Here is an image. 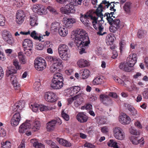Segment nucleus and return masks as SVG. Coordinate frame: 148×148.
Segmentation results:
<instances>
[{
  "instance_id": "nucleus-64",
  "label": "nucleus",
  "mask_w": 148,
  "mask_h": 148,
  "mask_svg": "<svg viewBox=\"0 0 148 148\" xmlns=\"http://www.w3.org/2000/svg\"><path fill=\"white\" fill-rule=\"evenodd\" d=\"M110 96L112 98L116 99L118 97V95L116 93L114 92H110L109 94Z\"/></svg>"
},
{
  "instance_id": "nucleus-59",
  "label": "nucleus",
  "mask_w": 148,
  "mask_h": 148,
  "mask_svg": "<svg viewBox=\"0 0 148 148\" xmlns=\"http://www.w3.org/2000/svg\"><path fill=\"white\" fill-rule=\"evenodd\" d=\"M142 95L143 97L146 99H148V89H145Z\"/></svg>"
},
{
  "instance_id": "nucleus-37",
  "label": "nucleus",
  "mask_w": 148,
  "mask_h": 148,
  "mask_svg": "<svg viewBox=\"0 0 148 148\" xmlns=\"http://www.w3.org/2000/svg\"><path fill=\"white\" fill-rule=\"evenodd\" d=\"M18 56L19 61L21 64H24L26 62V60L25 57L23 54L21 52H20L18 53Z\"/></svg>"
},
{
  "instance_id": "nucleus-48",
  "label": "nucleus",
  "mask_w": 148,
  "mask_h": 148,
  "mask_svg": "<svg viewBox=\"0 0 148 148\" xmlns=\"http://www.w3.org/2000/svg\"><path fill=\"white\" fill-rule=\"evenodd\" d=\"M147 34V32L145 30H138L137 36L139 38H141L143 36L146 35Z\"/></svg>"
},
{
  "instance_id": "nucleus-58",
  "label": "nucleus",
  "mask_w": 148,
  "mask_h": 148,
  "mask_svg": "<svg viewBox=\"0 0 148 148\" xmlns=\"http://www.w3.org/2000/svg\"><path fill=\"white\" fill-rule=\"evenodd\" d=\"M6 134V131L4 129L0 127V137H5Z\"/></svg>"
},
{
  "instance_id": "nucleus-30",
  "label": "nucleus",
  "mask_w": 148,
  "mask_h": 148,
  "mask_svg": "<svg viewBox=\"0 0 148 148\" xmlns=\"http://www.w3.org/2000/svg\"><path fill=\"white\" fill-rule=\"evenodd\" d=\"M30 24L32 26H36L38 25V18L35 15H32L30 17Z\"/></svg>"
},
{
  "instance_id": "nucleus-23",
  "label": "nucleus",
  "mask_w": 148,
  "mask_h": 148,
  "mask_svg": "<svg viewBox=\"0 0 148 148\" xmlns=\"http://www.w3.org/2000/svg\"><path fill=\"white\" fill-rule=\"evenodd\" d=\"M57 122L56 120H53L49 121L47 124L46 128L48 131H53L55 128V126Z\"/></svg>"
},
{
  "instance_id": "nucleus-33",
  "label": "nucleus",
  "mask_w": 148,
  "mask_h": 148,
  "mask_svg": "<svg viewBox=\"0 0 148 148\" xmlns=\"http://www.w3.org/2000/svg\"><path fill=\"white\" fill-rule=\"evenodd\" d=\"M12 84L15 89H18L20 87V84L18 82L17 78L15 77L11 80Z\"/></svg>"
},
{
  "instance_id": "nucleus-1",
  "label": "nucleus",
  "mask_w": 148,
  "mask_h": 148,
  "mask_svg": "<svg viewBox=\"0 0 148 148\" xmlns=\"http://www.w3.org/2000/svg\"><path fill=\"white\" fill-rule=\"evenodd\" d=\"M73 36L75 37L74 38V42L78 47L81 48L80 54L86 53L85 49L90 43L87 33L82 29H78L75 31Z\"/></svg>"
},
{
  "instance_id": "nucleus-3",
  "label": "nucleus",
  "mask_w": 148,
  "mask_h": 148,
  "mask_svg": "<svg viewBox=\"0 0 148 148\" xmlns=\"http://www.w3.org/2000/svg\"><path fill=\"white\" fill-rule=\"evenodd\" d=\"M25 102L23 100H20L15 103L12 106V110L18 112L15 114L11 121V125L13 126H17L21 121V117L19 112L25 107Z\"/></svg>"
},
{
  "instance_id": "nucleus-50",
  "label": "nucleus",
  "mask_w": 148,
  "mask_h": 148,
  "mask_svg": "<svg viewBox=\"0 0 148 148\" xmlns=\"http://www.w3.org/2000/svg\"><path fill=\"white\" fill-rule=\"evenodd\" d=\"M39 109L41 111H46L47 110H50L52 109L51 108L48 107L44 105H41L39 106Z\"/></svg>"
},
{
  "instance_id": "nucleus-45",
  "label": "nucleus",
  "mask_w": 148,
  "mask_h": 148,
  "mask_svg": "<svg viewBox=\"0 0 148 148\" xmlns=\"http://www.w3.org/2000/svg\"><path fill=\"white\" fill-rule=\"evenodd\" d=\"M1 145L2 148H10L11 147L10 143L8 141L2 142Z\"/></svg>"
},
{
  "instance_id": "nucleus-5",
  "label": "nucleus",
  "mask_w": 148,
  "mask_h": 148,
  "mask_svg": "<svg viewBox=\"0 0 148 148\" xmlns=\"http://www.w3.org/2000/svg\"><path fill=\"white\" fill-rule=\"evenodd\" d=\"M58 51L60 57L65 61L68 60L71 57L70 50L68 46L65 44H60L58 47Z\"/></svg>"
},
{
  "instance_id": "nucleus-14",
  "label": "nucleus",
  "mask_w": 148,
  "mask_h": 148,
  "mask_svg": "<svg viewBox=\"0 0 148 148\" xmlns=\"http://www.w3.org/2000/svg\"><path fill=\"white\" fill-rule=\"evenodd\" d=\"M100 99L103 103L107 106H111L113 103L112 100L109 96L105 94H101L99 96Z\"/></svg>"
},
{
  "instance_id": "nucleus-41",
  "label": "nucleus",
  "mask_w": 148,
  "mask_h": 148,
  "mask_svg": "<svg viewBox=\"0 0 148 148\" xmlns=\"http://www.w3.org/2000/svg\"><path fill=\"white\" fill-rule=\"evenodd\" d=\"M107 144L109 147H112L114 148H119L117 143L114 140H110L108 141Z\"/></svg>"
},
{
  "instance_id": "nucleus-12",
  "label": "nucleus",
  "mask_w": 148,
  "mask_h": 148,
  "mask_svg": "<svg viewBox=\"0 0 148 148\" xmlns=\"http://www.w3.org/2000/svg\"><path fill=\"white\" fill-rule=\"evenodd\" d=\"M48 60L51 62L52 64L59 67L62 66V60L58 57L55 56H49L46 57Z\"/></svg>"
},
{
  "instance_id": "nucleus-42",
  "label": "nucleus",
  "mask_w": 148,
  "mask_h": 148,
  "mask_svg": "<svg viewBox=\"0 0 148 148\" xmlns=\"http://www.w3.org/2000/svg\"><path fill=\"white\" fill-rule=\"evenodd\" d=\"M123 9L127 13H129L131 9V3L129 2L125 3L123 6Z\"/></svg>"
},
{
  "instance_id": "nucleus-21",
  "label": "nucleus",
  "mask_w": 148,
  "mask_h": 148,
  "mask_svg": "<svg viewBox=\"0 0 148 148\" xmlns=\"http://www.w3.org/2000/svg\"><path fill=\"white\" fill-rule=\"evenodd\" d=\"M75 22V19L72 18H64L63 20V23L65 27L69 29L71 27L73 24Z\"/></svg>"
},
{
  "instance_id": "nucleus-17",
  "label": "nucleus",
  "mask_w": 148,
  "mask_h": 148,
  "mask_svg": "<svg viewBox=\"0 0 148 148\" xmlns=\"http://www.w3.org/2000/svg\"><path fill=\"white\" fill-rule=\"evenodd\" d=\"M25 16V15L23 11L18 10L16 15V23L18 24H21L24 20Z\"/></svg>"
},
{
  "instance_id": "nucleus-36",
  "label": "nucleus",
  "mask_w": 148,
  "mask_h": 148,
  "mask_svg": "<svg viewBox=\"0 0 148 148\" xmlns=\"http://www.w3.org/2000/svg\"><path fill=\"white\" fill-rule=\"evenodd\" d=\"M92 83L95 85L101 84L103 83V78L101 77L100 76L97 77L93 80Z\"/></svg>"
},
{
  "instance_id": "nucleus-18",
  "label": "nucleus",
  "mask_w": 148,
  "mask_h": 148,
  "mask_svg": "<svg viewBox=\"0 0 148 148\" xmlns=\"http://www.w3.org/2000/svg\"><path fill=\"white\" fill-rule=\"evenodd\" d=\"M32 9L33 12L40 15L44 13L46 11L45 9L44 8L42 5L40 4L34 5Z\"/></svg>"
},
{
  "instance_id": "nucleus-34",
  "label": "nucleus",
  "mask_w": 148,
  "mask_h": 148,
  "mask_svg": "<svg viewBox=\"0 0 148 148\" xmlns=\"http://www.w3.org/2000/svg\"><path fill=\"white\" fill-rule=\"evenodd\" d=\"M16 70L11 69L7 70L6 72V75L10 78L11 80H12L13 78L15 77V76L14 74L16 73Z\"/></svg>"
},
{
  "instance_id": "nucleus-63",
  "label": "nucleus",
  "mask_w": 148,
  "mask_h": 148,
  "mask_svg": "<svg viewBox=\"0 0 148 148\" xmlns=\"http://www.w3.org/2000/svg\"><path fill=\"white\" fill-rule=\"evenodd\" d=\"M44 45L42 44H39L36 46V49L38 50H42L43 49Z\"/></svg>"
},
{
  "instance_id": "nucleus-49",
  "label": "nucleus",
  "mask_w": 148,
  "mask_h": 148,
  "mask_svg": "<svg viewBox=\"0 0 148 148\" xmlns=\"http://www.w3.org/2000/svg\"><path fill=\"white\" fill-rule=\"evenodd\" d=\"M33 87L36 90H39L41 89V84L39 82H35L34 84Z\"/></svg>"
},
{
  "instance_id": "nucleus-31",
  "label": "nucleus",
  "mask_w": 148,
  "mask_h": 148,
  "mask_svg": "<svg viewBox=\"0 0 148 148\" xmlns=\"http://www.w3.org/2000/svg\"><path fill=\"white\" fill-rule=\"evenodd\" d=\"M119 68L123 71L129 72L132 71L130 67L128 66L127 63H121L119 66Z\"/></svg>"
},
{
  "instance_id": "nucleus-44",
  "label": "nucleus",
  "mask_w": 148,
  "mask_h": 148,
  "mask_svg": "<svg viewBox=\"0 0 148 148\" xmlns=\"http://www.w3.org/2000/svg\"><path fill=\"white\" fill-rule=\"evenodd\" d=\"M77 95L78 96V97L77 99H75L76 100L74 102V105L76 107L81 105L83 101L82 98L80 97L79 95Z\"/></svg>"
},
{
  "instance_id": "nucleus-35",
  "label": "nucleus",
  "mask_w": 148,
  "mask_h": 148,
  "mask_svg": "<svg viewBox=\"0 0 148 148\" xmlns=\"http://www.w3.org/2000/svg\"><path fill=\"white\" fill-rule=\"evenodd\" d=\"M31 37L36 40H39V41L44 42V40H42L43 39L42 35H40L39 37L37 36V34L35 31H33L30 34Z\"/></svg>"
},
{
  "instance_id": "nucleus-62",
  "label": "nucleus",
  "mask_w": 148,
  "mask_h": 148,
  "mask_svg": "<svg viewBox=\"0 0 148 148\" xmlns=\"http://www.w3.org/2000/svg\"><path fill=\"white\" fill-rule=\"evenodd\" d=\"M84 146L85 147H88L90 148H94L95 146L92 144L86 142L84 145Z\"/></svg>"
},
{
  "instance_id": "nucleus-51",
  "label": "nucleus",
  "mask_w": 148,
  "mask_h": 148,
  "mask_svg": "<svg viewBox=\"0 0 148 148\" xmlns=\"http://www.w3.org/2000/svg\"><path fill=\"white\" fill-rule=\"evenodd\" d=\"M62 117L66 121H68L69 119V117L68 114L64 112V110H63L61 113Z\"/></svg>"
},
{
  "instance_id": "nucleus-6",
  "label": "nucleus",
  "mask_w": 148,
  "mask_h": 148,
  "mask_svg": "<svg viewBox=\"0 0 148 148\" xmlns=\"http://www.w3.org/2000/svg\"><path fill=\"white\" fill-rule=\"evenodd\" d=\"M108 22L110 25L109 29L111 32L114 33L118 29L122 27L121 25L120 21L119 19H113V18L108 17Z\"/></svg>"
},
{
  "instance_id": "nucleus-22",
  "label": "nucleus",
  "mask_w": 148,
  "mask_h": 148,
  "mask_svg": "<svg viewBox=\"0 0 148 148\" xmlns=\"http://www.w3.org/2000/svg\"><path fill=\"white\" fill-rule=\"evenodd\" d=\"M76 118L79 122L81 123L86 122L88 119V117L83 112H82L77 114Z\"/></svg>"
},
{
  "instance_id": "nucleus-57",
  "label": "nucleus",
  "mask_w": 148,
  "mask_h": 148,
  "mask_svg": "<svg viewBox=\"0 0 148 148\" xmlns=\"http://www.w3.org/2000/svg\"><path fill=\"white\" fill-rule=\"evenodd\" d=\"M125 45V42L124 40H122L120 41L119 43V49L121 53L122 51H123V49Z\"/></svg>"
},
{
  "instance_id": "nucleus-47",
  "label": "nucleus",
  "mask_w": 148,
  "mask_h": 148,
  "mask_svg": "<svg viewBox=\"0 0 148 148\" xmlns=\"http://www.w3.org/2000/svg\"><path fill=\"white\" fill-rule=\"evenodd\" d=\"M30 108H32L33 112H36L39 109V105L35 103L32 104L30 106Z\"/></svg>"
},
{
  "instance_id": "nucleus-55",
  "label": "nucleus",
  "mask_w": 148,
  "mask_h": 148,
  "mask_svg": "<svg viewBox=\"0 0 148 148\" xmlns=\"http://www.w3.org/2000/svg\"><path fill=\"white\" fill-rule=\"evenodd\" d=\"M5 20L4 17L0 14V25L3 26L5 25Z\"/></svg>"
},
{
  "instance_id": "nucleus-20",
  "label": "nucleus",
  "mask_w": 148,
  "mask_h": 148,
  "mask_svg": "<svg viewBox=\"0 0 148 148\" xmlns=\"http://www.w3.org/2000/svg\"><path fill=\"white\" fill-rule=\"evenodd\" d=\"M130 140L134 145H136L140 144V147L143 145L145 142L143 138H141L140 139L138 137L134 136H132L130 137Z\"/></svg>"
},
{
  "instance_id": "nucleus-25",
  "label": "nucleus",
  "mask_w": 148,
  "mask_h": 148,
  "mask_svg": "<svg viewBox=\"0 0 148 148\" xmlns=\"http://www.w3.org/2000/svg\"><path fill=\"white\" fill-rule=\"evenodd\" d=\"M22 45L24 49L32 48V42L31 40L28 39L24 40L23 42Z\"/></svg>"
},
{
  "instance_id": "nucleus-61",
  "label": "nucleus",
  "mask_w": 148,
  "mask_h": 148,
  "mask_svg": "<svg viewBox=\"0 0 148 148\" xmlns=\"http://www.w3.org/2000/svg\"><path fill=\"white\" fill-rule=\"evenodd\" d=\"M78 95H76L75 96L71 98H69L68 99V103L69 104H71L75 99H77L78 97Z\"/></svg>"
},
{
  "instance_id": "nucleus-32",
  "label": "nucleus",
  "mask_w": 148,
  "mask_h": 148,
  "mask_svg": "<svg viewBox=\"0 0 148 148\" xmlns=\"http://www.w3.org/2000/svg\"><path fill=\"white\" fill-rule=\"evenodd\" d=\"M80 74L82 79H85L88 77L90 74V72L88 69H85L82 70Z\"/></svg>"
},
{
  "instance_id": "nucleus-39",
  "label": "nucleus",
  "mask_w": 148,
  "mask_h": 148,
  "mask_svg": "<svg viewBox=\"0 0 148 148\" xmlns=\"http://www.w3.org/2000/svg\"><path fill=\"white\" fill-rule=\"evenodd\" d=\"M127 108L128 110L131 112V114L132 115L135 116L137 114V111L132 105L130 104H128Z\"/></svg>"
},
{
  "instance_id": "nucleus-46",
  "label": "nucleus",
  "mask_w": 148,
  "mask_h": 148,
  "mask_svg": "<svg viewBox=\"0 0 148 148\" xmlns=\"http://www.w3.org/2000/svg\"><path fill=\"white\" fill-rule=\"evenodd\" d=\"M60 69V67L55 66L53 64L51 66L50 69V71L52 73H56Z\"/></svg>"
},
{
  "instance_id": "nucleus-24",
  "label": "nucleus",
  "mask_w": 148,
  "mask_h": 148,
  "mask_svg": "<svg viewBox=\"0 0 148 148\" xmlns=\"http://www.w3.org/2000/svg\"><path fill=\"white\" fill-rule=\"evenodd\" d=\"M114 35L112 34H108L106 38V41L108 45H112L115 39Z\"/></svg>"
},
{
  "instance_id": "nucleus-8",
  "label": "nucleus",
  "mask_w": 148,
  "mask_h": 148,
  "mask_svg": "<svg viewBox=\"0 0 148 148\" xmlns=\"http://www.w3.org/2000/svg\"><path fill=\"white\" fill-rule=\"evenodd\" d=\"M113 133L114 136L117 139L122 140L125 138V135L122 129L121 128L116 127L113 129Z\"/></svg>"
},
{
  "instance_id": "nucleus-15",
  "label": "nucleus",
  "mask_w": 148,
  "mask_h": 148,
  "mask_svg": "<svg viewBox=\"0 0 148 148\" xmlns=\"http://www.w3.org/2000/svg\"><path fill=\"white\" fill-rule=\"evenodd\" d=\"M45 98L46 101L49 102H54L57 100L56 94L51 92L45 93Z\"/></svg>"
},
{
  "instance_id": "nucleus-56",
  "label": "nucleus",
  "mask_w": 148,
  "mask_h": 148,
  "mask_svg": "<svg viewBox=\"0 0 148 148\" xmlns=\"http://www.w3.org/2000/svg\"><path fill=\"white\" fill-rule=\"evenodd\" d=\"M125 84L124 82L123 84V85H125V87L127 88V86H129L133 83V81L131 79H129L125 81Z\"/></svg>"
},
{
  "instance_id": "nucleus-19",
  "label": "nucleus",
  "mask_w": 148,
  "mask_h": 148,
  "mask_svg": "<svg viewBox=\"0 0 148 148\" xmlns=\"http://www.w3.org/2000/svg\"><path fill=\"white\" fill-rule=\"evenodd\" d=\"M119 120L120 122L123 124H128L131 121L130 118L125 113H122L119 116Z\"/></svg>"
},
{
  "instance_id": "nucleus-27",
  "label": "nucleus",
  "mask_w": 148,
  "mask_h": 148,
  "mask_svg": "<svg viewBox=\"0 0 148 148\" xmlns=\"http://www.w3.org/2000/svg\"><path fill=\"white\" fill-rule=\"evenodd\" d=\"M77 65L80 68L88 66V62L87 61L83 59H81L77 62Z\"/></svg>"
},
{
  "instance_id": "nucleus-11",
  "label": "nucleus",
  "mask_w": 148,
  "mask_h": 148,
  "mask_svg": "<svg viewBox=\"0 0 148 148\" xmlns=\"http://www.w3.org/2000/svg\"><path fill=\"white\" fill-rule=\"evenodd\" d=\"M73 5L66 4L64 7L60 9L61 12L63 14H68L70 13H74L75 11V8Z\"/></svg>"
},
{
  "instance_id": "nucleus-13",
  "label": "nucleus",
  "mask_w": 148,
  "mask_h": 148,
  "mask_svg": "<svg viewBox=\"0 0 148 148\" xmlns=\"http://www.w3.org/2000/svg\"><path fill=\"white\" fill-rule=\"evenodd\" d=\"M137 57L135 53L130 54L127 58V64L128 66L130 67V69H132L133 67L137 62Z\"/></svg>"
},
{
  "instance_id": "nucleus-38",
  "label": "nucleus",
  "mask_w": 148,
  "mask_h": 148,
  "mask_svg": "<svg viewBox=\"0 0 148 148\" xmlns=\"http://www.w3.org/2000/svg\"><path fill=\"white\" fill-rule=\"evenodd\" d=\"M60 27V23L57 22H54L51 25V29L52 31L56 32L58 30V29Z\"/></svg>"
},
{
  "instance_id": "nucleus-52",
  "label": "nucleus",
  "mask_w": 148,
  "mask_h": 148,
  "mask_svg": "<svg viewBox=\"0 0 148 148\" xmlns=\"http://www.w3.org/2000/svg\"><path fill=\"white\" fill-rule=\"evenodd\" d=\"M13 64L17 70L21 69V67L19 64V62L17 60L15 59L13 60Z\"/></svg>"
},
{
  "instance_id": "nucleus-4",
  "label": "nucleus",
  "mask_w": 148,
  "mask_h": 148,
  "mask_svg": "<svg viewBox=\"0 0 148 148\" xmlns=\"http://www.w3.org/2000/svg\"><path fill=\"white\" fill-rule=\"evenodd\" d=\"M30 121L27 120L25 122L23 123L19 127V131L20 133H23L26 131V130L31 128L32 130L35 132L39 130L40 124V122L38 121L35 120L33 122L32 125L31 126Z\"/></svg>"
},
{
  "instance_id": "nucleus-54",
  "label": "nucleus",
  "mask_w": 148,
  "mask_h": 148,
  "mask_svg": "<svg viewBox=\"0 0 148 148\" xmlns=\"http://www.w3.org/2000/svg\"><path fill=\"white\" fill-rule=\"evenodd\" d=\"M32 48L24 49L25 53L27 56H30L32 53Z\"/></svg>"
},
{
  "instance_id": "nucleus-28",
  "label": "nucleus",
  "mask_w": 148,
  "mask_h": 148,
  "mask_svg": "<svg viewBox=\"0 0 148 148\" xmlns=\"http://www.w3.org/2000/svg\"><path fill=\"white\" fill-rule=\"evenodd\" d=\"M58 31L59 34L62 37H65L68 34L67 29L64 27H61L58 29Z\"/></svg>"
},
{
  "instance_id": "nucleus-10",
  "label": "nucleus",
  "mask_w": 148,
  "mask_h": 148,
  "mask_svg": "<svg viewBox=\"0 0 148 148\" xmlns=\"http://www.w3.org/2000/svg\"><path fill=\"white\" fill-rule=\"evenodd\" d=\"M93 18L95 19V18L90 14L84 15L81 14L80 18L81 21L87 27H88L90 25V21Z\"/></svg>"
},
{
  "instance_id": "nucleus-2",
  "label": "nucleus",
  "mask_w": 148,
  "mask_h": 148,
  "mask_svg": "<svg viewBox=\"0 0 148 148\" xmlns=\"http://www.w3.org/2000/svg\"><path fill=\"white\" fill-rule=\"evenodd\" d=\"M102 6L101 4L99 5V7L97 9L95 14L96 15V17L94 16L95 18V19H92V23L94 28L99 31L97 32V34L100 36H103L106 34V32L102 33L104 29L103 25L104 23V21L103 20V15L102 13L103 11Z\"/></svg>"
},
{
  "instance_id": "nucleus-60",
  "label": "nucleus",
  "mask_w": 148,
  "mask_h": 148,
  "mask_svg": "<svg viewBox=\"0 0 148 148\" xmlns=\"http://www.w3.org/2000/svg\"><path fill=\"white\" fill-rule=\"evenodd\" d=\"M130 132L131 134L135 135H136L138 134V132L137 131L133 129V128L131 127L130 128Z\"/></svg>"
},
{
  "instance_id": "nucleus-9",
  "label": "nucleus",
  "mask_w": 148,
  "mask_h": 148,
  "mask_svg": "<svg viewBox=\"0 0 148 148\" xmlns=\"http://www.w3.org/2000/svg\"><path fill=\"white\" fill-rule=\"evenodd\" d=\"M1 34L3 39L7 43L11 45L14 44V39L12 37L9 32L4 30L2 31Z\"/></svg>"
},
{
  "instance_id": "nucleus-43",
  "label": "nucleus",
  "mask_w": 148,
  "mask_h": 148,
  "mask_svg": "<svg viewBox=\"0 0 148 148\" xmlns=\"http://www.w3.org/2000/svg\"><path fill=\"white\" fill-rule=\"evenodd\" d=\"M139 88L136 87L134 84H132L130 86H127V90L129 92H132L136 90H138Z\"/></svg>"
},
{
  "instance_id": "nucleus-16",
  "label": "nucleus",
  "mask_w": 148,
  "mask_h": 148,
  "mask_svg": "<svg viewBox=\"0 0 148 148\" xmlns=\"http://www.w3.org/2000/svg\"><path fill=\"white\" fill-rule=\"evenodd\" d=\"M63 81L52 79L50 84L51 88L54 90L61 89L63 87Z\"/></svg>"
},
{
  "instance_id": "nucleus-26",
  "label": "nucleus",
  "mask_w": 148,
  "mask_h": 148,
  "mask_svg": "<svg viewBox=\"0 0 148 148\" xmlns=\"http://www.w3.org/2000/svg\"><path fill=\"white\" fill-rule=\"evenodd\" d=\"M81 90L80 87L78 86L71 87L70 88L69 94L71 96H73L78 93Z\"/></svg>"
},
{
  "instance_id": "nucleus-53",
  "label": "nucleus",
  "mask_w": 148,
  "mask_h": 148,
  "mask_svg": "<svg viewBox=\"0 0 148 148\" xmlns=\"http://www.w3.org/2000/svg\"><path fill=\"white\" fill-rule=\"evenodd\" d=\"M114 12H111L110 13L108 12L105 13V14L103 15L104 17L106 16V19L108 21V18L110 17L111 18H115V17L113 16V15L114 14Z\"/></svg>"
},
{
  "instance_id": "nucleus-7",
  "label": "nucleus",
  "mask_w": 148,
  "mask_h": 148,
  "mask_svg": "<svg viewBox=\"0 0 148 148\" xmlns=\"http://www.w3.org/2000/svg\"><path fill=\"white\" fill-rule=\"evenodd\" d=\"M36 69L38 71H42L46 68L47 64L45 60L42 58H37L34 62Z\"/></svg>"
},
{
  "instance_id": "nucleus-29",
  "label": "nucleus",
  "mask_w": 148,
  "mask_h": 148,
  "mask_svg": "<svg viewBox=\"0 0 148 148\" xmlns=\"http://www.w3.org/2000/svg\"><path fill=\"white\" fill-rule=\"evenodd\" d=\"M57 140L60 144L66 147H69L71 145V143L69 142L62 138H57Z\"/></svg>"
},
{
  "instance_id": "nucleus-40",
  "label": "nucleus",
  "mask_w": 148,
  "mask_h": 148,
  "mask_svg": "<svg viewBox=\"0 0 148 148\" xmlns=\"http://www.w3.org/2000/svg\"><path fill=\"white\" fill-rule=\"evenodd\" d=\"M52 79L57 80H59L62 81H64L62 75L60 73H57L54 74Z\"/></svg>"
}]
</instances>
